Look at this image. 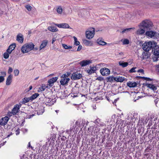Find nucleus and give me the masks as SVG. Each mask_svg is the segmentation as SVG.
Wrapping results in <instances>:
<instances>
[{
    "instance_id": "obj_1",
    "label": "nucleus",
    "mask_w": 159,
    "mask_h": 159,
    "mask_svg": "<svg viewBox=\"0 0 159 159\" xmlns=\"http://www.w3.org/2000/svg\"><path fill=\"white\" fill-rule=\"evenodd\" d=\"M157 45V43L154 41H149L145 42L142 45V48L144 50L148 52L152 49H153Z\"/></svg>"
},
{
    "instance_id": "obj_2",
    "label": "nucleus",
    "mask_w": 159,
    "mask_h": 159,
    "mask_svg": "<svg viewBox=\"0 0 159 159\" xmlns=\"http://www.w3.org/2000/svg\"><path fill=\"white\" fill-rule=\"evenodd\" d=\"M34 46V45L33 43L25 44L21 47V52L23 53H28L33 49Z\"/></svg>"
},
{
    "instance_id": "obj_3",
    "label": "nucleus",
    "mask_w": 159,
    "mask_h": 159,
    "mask_svg": "<svg viewBox=\"0 0 159 159\" xmlns=\"http://www.w3.org/2000/svg\"><path fill=\"white\" fill-rule=\"evenodd\" d=\"M140 25L146 31H148L150 30L152 28V24L151 22L144 20L140 23Z\"/></svg>"
},
{
    "instance_id": "obj_4",
    "label": "nucleus",
    "mask_w": 159,
    "mask_h": 159,
    "mask_svg": "<svg viewBox=\"0 0 159 159\" xmlns=\"http://www.w3.org/2000/svg\"><path fill=\"white\" fill-rule=\"evenodd\" d=\"M66 74H63L61 76V80L60 83L61 85H64L67 84L70 79L66 77Z\"/></svg>"
},
{
    "instance_id": "obj_5",
    "label": "nucleus",
    "mask_w": 159,
    "mask_h": 159,
    "mask_svg": "<svg viewBox=\"0 0 159 159\" xmlns=\"http://www.w3.org/2000/svg\"><path fill=\"white\" fill-rule=\"evenodd\" d=\"M90 31H87L86 32V36L87 38L88 39L92 38L94 34V28H92L90 29Z\"/></svg>"
},
{
    "instance_id": "obj_6",
    "label": "nucleus",
    "mask_w": 159,
    "mask_h": 159,
    "mask_svg": "<svg viewBox=\"0 0 159 159\" xmlns=\"http://www.w3.org/2000/svg\"><path fill=\"white\" fill-rule=\"evenodd\" d=\"M100 72L103 76H107L110 74V70L104 67L100 69Z\"/></svg>"
},
{
    "instance_id": "obj_7",
    "label": "nucleus",
    "mask_w": 159,
    "mask_h": 159,
    "mask_svg": "<svg viewBox=\"0 0 159 159\" xmlns=\"http://www.w3.org/2000/svg\"><path fill=\"white\" fill-rule=\"evenodd\" d=\"M20 107V106L18 105H16L15 106L14 108L12 109L11 112L10 113V114L11 113L13 115L16 114L18 112V111L19 110Z\"/></svg>"
},
{
    "instance_id": "obj_8",
    "label": "nucleus",
    "mask_w": 159,
    "mask_h": 159,
    "mask_svg": "<svg viewBox=\"0 0 159 159\" xmlns=\"http://www.w3.org/2000/svg\"><path fill=\"white\" fill-rule=\"evenodd\" d=\"M92 62V61L90 60H84L80 61L79 64L82 67Z\"/></svg>"
},
{
    "instance_id": "obj_9",
    "label": "nucleus",
    "mask_w": 159,
    "mask_h": 159,
    "mask_svg": "<svg viewBox=\"0 0 159 159\" xmlns=\"http://www.w3.org/2000/svg\"><path fill=\"white\" fill-rule=\"evenodd\" d=\"M58 77H52L48 81V85L50 86V87H52L53 84L57 81L58 79Z\"/></svg>"
},
{
    "instance_id": "obj_10",
    "label": "nucleus",
    "mask_w": 159,
    "mask_h": 159,
    "mask_svg": "<svg viewBox=\"0 0 159 159\" xmlns=\"http://www.w3.org/2000/svg\"><path fill=\"white\" fill-rule=\"evenodd\" d=\"M9 119V118L7 116H5L2 118L0 119V125H5L7 123Z\"/></svg>"
},
{
    "instance_id": "obj_11",
    "label": "nucleus",
    "mask_w": 159,
    "mask_h": 159,
    "mask_svg": "<svg viewBox=\"0 0 159 159\" xmlns=\"http://www.w3.org/2000/svg\"><path fill=\"white\" fill-rule=\"evenodd\" d=\"M82 76L81 74L78 73V72H75L71 76V78L75 80L79 79H80Z\"/></svg>"
},
{
    "instance_id": "obj_12",
    "label": "nucleus",
    "mask_w": 159,
    "mask_h": 159,
    "mask_svg": "<svg viewBox=\"0 0 159 159\" xmlns=\"http://www.w3.org/2000/svg\"><path fill=\"white\" fill-rule=\"evenodd\" d=\"M55 25L59 28L72 29L71 28H70L69 25L68 24L66 23H63L60 24H57Z\"/></svg>"
},
{
    "instance_id": "obj_13",
    "label": "nucleus",
    "mask_w": 159,
    "mask_h": 159,
    "mask_svg": "<svg viewBox=\"0 0 159 159\" xmlns=\"http://www.w3.org/2000/svg\"><path fill=\"white\" fill-rule=\"evenodd\" d=\"M143 84L144 86H147L148 88H150L154 91H155L157 90V87L155 86L154 84L148 83L144 84Z\"/></svg>"
},
{
    "instance_id": "obj_14",
    "label": "nucleus",
    "mask_w": 159,
    "mask_h": 159,
    "mask_svg": "<svg viewBox=\"0 0 159 159\" xmlns=\"http://www.w3.org/2000/svg\"><path fill=\"white\" fill-rule=\"evenodd\" d=\"M146 35L149 37L152 38L156 35L157 33L155 32L152 31H149V30L147 31L146 32Z\"/></svg>"
},
{
    "instance_id": "obj_15",
    "label": "nucleus",
    "mask_w": 159,
    "mask_h": 159,
    "mask_svg": "<svg viewBox=\"0 0 159 159\" xmlns=\"http://www.w3.org/2000/svg\"><path fill=\"white\" fill-rule=\"evenodd\" d=\"M125 79L124 77L120 76L114 78V80L115 81L120 82H123Z\"/></svg>"
},
{
    "instance_id": "obj_16",
    "label": "nucleus",
    "mask_w": 159,
    "mask_h": 159,
    "mask_svg": "<svg viewBox=\"0 0 159 159\" xmlns=\"http://www.w3.org/2000/svg\"><path fill=\"white\" fill-rule=\"evenodd\" d=\"M48 43V41L47 40L43 41L41 43L39 47V50H41L44 48L47 45Z\"/></svg>"
},
{
    "instance_id": "obj_17",
    "label": "nucleus",
    "mask_w": 159,
    "mask_h": 159,
    "mask_svg": "<svg viewBox=\"0 0 159 159\" xmlns=\"http://www.w3.org/2000/svg\"><path fill=\"white\" fill-rule=\"evenodd\" d=\"M12 75H9L7 78L6 81V85H10L12 81Z\"/></svg>"
},
{
    "instance_id": "obj_18",
    "label": "nucleus",
    "mask_w": 159,
    "mask_h": 159,
    "mask_svg": "<svg viewBox=\"0 0 159 159\" xmlns=\"http://www.w3.org/2000/svg\"><path fill=\"white\" fill-rule=\"evenodd\" d=\"M152 52L154 54L159 55V47L156 45L152 49Z\"/></svg>"
},
{
    "instance_id": "obj_19",
    "label": "nucleus",
    "mask_w": 159,
    "mask_h": 159,
    "mask_svg": "<svg viewBox=\"0 0 159 159\" xmlns=\"http://www.w3.org/2000/svg\"><path fill=\"white\" fill-rule=\"evenodd\" d=\"M16 40L20 43H22L23 41V35L20 34H19L17 36Z\"/></svg>"
},
{
    "instance_id": "obj_20",
    "label": "nucleus",
    "mask_w": 159,
    "mask_h": 159,
    "mask_svg": "<svg viewBox=\"0 0 159 159\" xmlns=\"http://www.w3.org/2000/svg\"><path fill=\"white\" fill-rule=\"evenodd\" d=\"M137 84L135 82H128L127 85L130 88L134 87L137 86Z\"/></svg>"
},
{
    "instance_id": "obj_21",
    "label": "nucleus",
    "mask_w": 159,
    "mask_h": 159,
    "mask_svg": "<svg viewBox=\"0 0 159 159\" xmlns=\"http://www.w3.org/2000/svg\"><path fill=\"white\" fill-rule=\"evenodd\" d=\"M48 29L49 31L53 32H57L58 30L57 28L55 26H49Z\"/></svg>"
},
{
    "instance_id": "obj_22",
    "label": "nucleus",
    "mask_w": 159,
    "mask_h": 159,
    "mask_svg": "<svg viewBox=\"0 0 159 159\" xmlns=\"http://www.w3.org/2000/svg\"><path fill=\"white\" fill-rule=\"evenodd\" d=\"M159 58V55H157L156 54H154L153 53V55L152 56V61L153 62L157 61L158 60V59Z\"/></svg>"
},
{
    "instance_id": "obj_23",
    "label": "nucleus",
    "mask_w": 159,
    "mask_h": 159,
    "mask_svg": "<svg viewBox=\"0 0 159 159\" xmlns=\"http://www.w3.org/2000/svg\"><path fill=\"white\" fill-rule=\"evenodd\" d=\"M143 28H140L137 31V34H144L145 31H146Z\"/></svg>"
},
{
    "instance_id": "obj_24",
    "label": "nucleus",
    "mask_w": 159,
    "mask_h": 159,
    "mask_svg": "<svg viewBox=\"0 0 159 159\" xmlns=\"http://www.w3.org/2000/svg\"><path fill=\"white\" fill-rule=\"evenodd\" d=\"M97 42L98 44L100 45H104L107 44L106 42L101 40L100 39H98L97 40Z\"/></svg>"
},
{
    "instance_id": "obj_25",
    "label": "nucleus",
    "mask_w": 159,
    "mask_h": 159,
    "mask_svg": "<svg viewBox=\"0 0 159 159\" xmlns=\"http://www.w3.org/2000/svg\"><path fill=\"white\" fill-rule=\"evenodd\" d=\"M95 68L93 67H91L90 69H88L87 70V71L89 74H91L95 72Z\"/></svg>"
},
{
    "instance_id": "obj_26",
    "label": "nucleus",
    "mask_w": 159,
    "mask_h": 159,
    "mask_svg": "<svg viewBox=\"0 0 159 159\" xmlns=\"http://www.w3.org/2000/svg\"><path fill=\"white\" fill-rule=\"evenodd\" d=\"M39 94L38 93H35L33 94L30 97V100H33L39 96Z\"/></svg>"
},
{
    "instance_id": "obj_27",
    "label": "nucleus",
    "mask_w": 159,
    "mask_h": 159,
    "mask_svg": "<svg viewBox=\"0 0 159 159\" xmlns=\"http://www.w3.org/2000/svg\"><path fill=\"white\" fill-rule=\"evenodd\" d=\"M84 44L87 46H90L92 44L91 42L86 39H84L83 41Z\"/></svg>"
},
{
    "instance_id": "obj_28",
    "label": "nucleus",
    "mask_w": 159,
    "mask_h": 159,
    "mask_svg": "<svg viewBox=\"0 0 159 159\" xmlns=\"http://www.w3.org/2000/svg\"><path fill=\"white\" fill-rule=\"evenodd\" d=\"M119 64L120 66H121L123 67H126L128 65V63L127 62L119 61Z\"/></svg>"
},
{
    "instance_id": "obj_29",
    "label": "nucleus",
    "mask_w": 159,
    "mask_h": 159,
    "mask_svg": "<svg viewBox=\"0 0 159 159\" xmlns=\"http://www.w3.org/2000/svg\"><path fill=\"white\" fill-rule=\"evenodd\" d=\"M16 47V44L15 43H13L10 45L8 48H10V49L12 50V51H13L15 48Z\"/></svg>"
},
{
    "instance_id": "obj_30",
    "label": "nucleus",
    "mask_w": 159,
    "mask_h": 159,
    "mask_svg": "<svg viewBox=\"0 0 159 159\" xmlns=\"http://www.w3.org/2000/svg\"><path fill=\"white\" fill-rule=\"evenodd\" d=\"M134 28H127L124 29L121 32V33L122 34H124L125 33L131 30V29H134Z\"/></svg>"
},
{
    "instance_id": "obj_31",
    "label": "nucleus",
    "mask_w": 159,
    "mask_h": 159,
    "mask_svg": "<svg viewBox=\"0 0 159 159\" xmlns=\"http://www.w3.org/2000/svg\"><path fill=\"white\" fill-rule=\"evenodd\" d=\"M30 99V97L28 98H25L23 99V101L22 102V103L23 104H25L26 103L28 102Z\"/></svg>"
},
{
    "instance_id": "obj_32",
    "label": "nucleus",
    "mask_w": 159,
    "mask_h": 159,
    "mask_svg": "<svg viewBox=\"0 0 159 159\" xmlns=\"http://www.w3.org/2000/svg\"><path fill=\"white\" fill-rule=\"evenodd\" d=\"M62 46L64 48L66 49H70L72 48L71 46H68L65 44H62Z\"/></svg>"
},
{
    "instance_id": "obj_33",
    "label": "nucleus",
    "mask_w": 159,
    "mask_h": 159,
    "mask_svg": "<svg viewBox=\"0 0 159 159\" xmlns=\"http://www.w3.org/2000/svg\"><path fill=\"white\" fill-rule=\"evenodd\" d=\"M73 38L75 40L74 44L76 46L79 45L80 44V43L77 41V38L75 36H74Z\"/></svg>"
},
{
    "instance_id": "obj_34",
    "label": "nucleus",
    "mask_w": 159,
    "mask_h": 159,
    "mask_svg": "<svg viewBox=\"0 0 159 159\" xmlns=\"http://www.w3.org/2000/svg\"><path fill=\"white\" fill-rule=\"evenodd\" d=\"M57 12L60 14H61L62 12V9L61 7H58L57 9Z\"/></svg>"
},
{
    "instance_id": "obj_35",
    "label": "nucleus",
    "mask_w": 159,
    "mask_h": 159,
    "mask_svg": "<svg viewBox=\"0 0 159 159\" xmlns=\"http://www.w3.org/2000/svg\"><path fill=\"white\" fill-rule=\"evenodd\" d=\"M147 53L144 52L143 54V57H142V58L143 59H147L148 58V56L147 54Z\"/></svg>"
},
{
    "instance_id": "obj_36",
    "label": "nucleus",
    "mask_w": 159,
    "mask_h": 159,
    "mask_svg": "<svg viewBox=\"0 0 159 159\" xmlns=\"http://www.w3.org/2000/svg\"><path fill=\"white\" fill-rule=\"evenodd\" d=\"M123 44H128L129 43V41L127 39H125L122 41Z\"/></svg>"
},
{
    "instance_id": "obj_37",
    "label": "nucleus",
    "mask_w": 159,
    "mask_h": 159,
    "mask_svg": "<svg viewBox=\"0 0 159 159\" xmlns=\"http://www.w3.org/2000/svg\"><path fill=\"white\" fill-rule=\"evenodd\" d=\"M25 7L29 11H31L32 9V7L29 5H27L25 6Z\"/></svg>"
},
{
    "instance_id": "obj_38",
    "label": "nucleus",
    "mask_w": 159,
    "mask_h": 159,
    "mask_svg": "<svg viewBox=\"0 0 159 159\" xmlns=\"http://www.w3.org/2000/svg\"><path fill=\"white\" fill-rule=\"evenodd\" d=\"M9 54L7 52H5L3 54L4 58L6 59L8 58L9 57Z\"/></svg>"
},
{
    "instance_id": "obj_39",
    "label": "nucleus",
    "mask_w": 159,
    "mask_h": 159,
    "mask_svg": "<svg viewBox=\"0 0 159 159\" xmlns=\"http://www.w3.org/2000/svg\"><path fill=\"white\" fill-rule=\"evenodd\" d=\"M50 88V87H48V85L47 86H46L45 85H44V86L43 85L41 87V90L42 91H43L46 88Z\"/></svg>"
},
{
    "instance_id": "obj_40",
    "label": "nucleus",
    "mask_w": 159,
    "mask_h": 159,
    "mask_svg": "<svg viewBox=\"0 0 159 159\" xmlns=\"http://www.w3.org/2000/svg\"><path fill=\"white\" fill-rule=\"evenodd\" d=\"M19 73V70L17 69H16L14 71V75L16 76H17Z\"/></svg>"
},
{
    "instance_id": "obj_41",
    "label": "nucleus",
    "mask_w": 159,
    "mask_h": 159,
    "mask_svg": "<svg viewBox=\"0 0 159 159\" xmlns=\"http://www.w3.org/2000/svg\"><path fill=\"white\" fill-rule=\"evenodd\" d=\"M136 68V67H134L132 68L129 70V73H133V72H136V71L135 70V69Z\"/></svg>"
},
{
    "instance_id": "obj_42",
    "label": "nucleus",
    "mask_w": 159,
    "mask_h": 159,
    "mask_svg": "<svg viewBox=\"0 0 159 159\" xmlns=\"http://www.w3.org/2000/svg\"><path fill=\"white\" fill-rule=\"evenodd\" d=\"M114 77H113L111 76L108 77L107 78L108 80V81L110 82L113 81V80H114Z\"/></svg>"
},
{
    "instance_id": "obj_43",
    "label": "nucleus",
    "mask_w": 159,
    "mask_h": 159,
    "mask_svg": "<svg viewBox=\"0 0 159 159\" xmlns=\"http://www.w3.org/2000/svg\"><path fill=\"white\" fill-rule=\"evenodd\" d=\"M1 75H2L1 76H3L4 77L6 76V73L5 71H1Z\"/></svg>"
},
{
    "instance_id": "obj_44",
    "label": "nucleus",
    "mask_w": 159,
    "mask_h": 159,
    "mask_svg": "<svg viewBox=\"0 0 159 159\" xmlns=\"http://www.w3.org/2000/svg\"><path fill=\"white\" fill-rule=\"evenodd\" d=\"M4 77L0 76V83L4 81Z\"/></svg>"
},
{
    "instance_id": "obj_45",
    "label": "nucleus",
    "mask_w": 159,
    "mask_h": 159,
    "mask_svg": "<svg viewBox=\"0 0 159 159\" xmlns=\"http://www.w3.org/2000/svg\"><path fill=\"white\" fill-rule=\"evenodd\" d=\"M12 69L11 67H9L8 70V73L10 74H11L12 72Z\"/></svg>"
},
{
    "instance_id": "obj_46",
    "label": "nucleus",
    "mask_w": 159,
    "mask_h": 159,
    "mask_svg": "<svg viewBox=\"0 0 159 159\" xmlns=\"http://www.w3.org/2000/svg\"><path fill=\"white\" fill-rule=\"evenodd\" d=\"M137 72H140L144 74V71L142 69H140L137 71Z\"/></svg>"
},
{
    "instance_id": "obj_47",
    "label": "nucleus",
    "mask_w": 159,
    "mask_h": 159,
    "mask_svg": "<svg viewBox=\"0 0 159 159\" xmlns=\"http://www.w3.org/2000/svg\"><path fill=\"white\" fill-rule=\"evenodd\" d=\"M79 45V46L78 47V49L77 50V51H80L82 48V46L81 45Z\"/></svg>"
},
{
    "instance_id": "obj_48",
    "label": "nucleus",
    "mask_w": 159,
    "mask_h": 159,
    "mask_svg": "<svg viewBox=\"0 0 159 159\" xmlns=\"http://www.w3.org/2000/svg\"><path fill=\"white\" fill-rule=\"evenodd\" d=\"M12 51V50L10 49V48H8L7 51L6 52H7L9 54H11Z\"/></svg>"
},
{
    "instance_id": "obj_49",
    "label": "nucleus",
    "mask_w": 159,
    "mask_h": 159,
    "mask_svg": "<svg viewBox=\"0 0 159 159\" xmlns=\"http://www.w3.org/2000/svg\"><path fill=\"white\" fill-rule=\"evenodd\" d=\"M156 70L159 73V65H156Z\"/></svg>"
},
{
    "instance_id": "obj_50",
    "label": "nucleus",
    "mask_w": 159,
    "mask_h": 159,
    "mask_svg": "<svg viewBox=\"0 0 159 159\" xmlns=\"http://www.w3.org/2000/svg\"><path fill=\"white\" fill-rule=\"evenodd\" d=\"M34 116V114H32L31 115H29L27 116V118H30L33 117Z\"/></svg>"
},
{
    "instance_id": "obj_51",
    "label": "nucleus",
    "mask_w": 159,
    "mask_h": 159,
    "mask_svg": "<svg viewBox=\"0 0 159 159\" xmlns=\"http://www.w3.org/2000/svg\"><path fill=\"white\" fill-rule=\"evenodd\" d=\"M56 40V39L55 38H53L52 39V43L53 44L54 42Z\"/></svg>"
},
{
    "instance_id": "obj_52",
    "label": "nucleus",
    "mask_w": 159,
    "mask_h": 159,
    "mask_svg": "<svg viewBox=\"0 0 159 159\" xmlns=\"http://www.w3.org/2000/svg\"><path fill=\"white\" fill-rule=\"evenodd\" d=\"M79 124H80V122L78 120H77L75 123V124L76 125H78Z\"/></svg>"
},
{
    "instance_id": "obj_53",
    "label": "nucleus",
    "mask_w": 159,
    "mask_h": 159,
    "mask_svg": "<svg viewBox=\"0 0 159 159\" xmlns=\"http://www.w3.org/2000/svg\"><path fill=\"white\" fill-rule=\"evenodd\" d=\"M39 48L38 47H36L35 48H34H34L33 50H37Z\"/></svg>"
},
{
    "instance_id": "obj_54",
    "label": "nucleus",
    "mask_w": 159,
    "mask_h": 159,
    "mask_svg": "<svg viewBox=\"0 0 159 159\" xmlns=\"http://www.w3.org/2000/svg\"><path fill=\"white\" fill-rule=\"evenodd\" d=\"M101 79H102V78L100 77H98L97 78V80H101Z\"/></svg>"
},
{
    "instance_id": "obj_55",
    "label": "nucleus",
    "mask_w": 159,
    "mask_h": 159,
    "mask_svg": "<svg viewBox=\"0 0 159 159\" xmlns=\"http://www.w3.org/2000/svg\"><path fill=\"white\" fill-rule=\"evenodd\" d=\"M143 77H142V76H138L136 77V78H139V79H143Z\"/></svg>"
},
{
    "instance_id": "obj_56",
    "label": "nucleus",
    "mask_w": 159,
    "mask_h": 159,
    "mask_svg": "<svg viewBox=\"0 0 159 159\" xmlns=\"http://www.w3.org/2000/svg\"><path fill=\"white\" fill-rule=\"evenodd\" d=\"M28 144V145H29V147H31V149H33V147H32L30 145V142H29V144Z\"/></svg>"
},
{
    "instance_id": "obj_57",
    "label": "nucleus",
    "mask_w": 159,
    "mask_h": 159,
    "mask_svg": "<svg viewBox=\"0 0 159 159\" xmlns=\"http://www.w3.org/2000/svg\"><path fill=\"white\" fill-rule=\"evenodd\" d=\"M70 74V72H67V75H66V77H68V76H69Z\"/></svg>"
},
{
    "instance_id": "obj_58",
    "label": "nucleus",
    "mask_w": 159,
    "mask_h": 159,
    "mask_svg": "<svg viewBox=\"0 0 159 159\" xmlns=\"http://www.w3.org/2000/svg\"><path fill=\"white\" fill-rule=\"evenodd\" d=\"M152 80L149 78H148L147 81H152Z\"/></svg>"
},
{
    "instance_id": "obj_59",
    "label": "nucleus",
    "mask_w": 159,
    "mask_h": 159,
    "mask_svg": "<svg viewBox=\"0 0 159 159\" xmlns=\"http://www.w3.org/2000/svg\"><path fill=\"white\" fill-rule=\"evenodd\" d=\"M119 54L120 55H123L124 54L122 52H119Z\"/></svg>"
},
{
    "instance_id": "obj_60",
    "label": "nucleus",
    "mask_w": 159,
    "mask_h": 159,
    "mask_svg": "<svg viewBox=\"0 0 159 159\" xmlns=\"http://www.w3.org/2000/svg\"><path fill=\"white\" fill-rule=\"evenodd\" d=\"M147 78H148V77H143V79H144V80H147Z\"/></svg>"
},
{
    "instance_id": "obj_61",
    "label": "nucleus",
    "mask_w": 159,
    "mask_h": 159,
    "mask_svg": "<svg viewBox=\"0 0 159 159\" xmlns=\"http://www.w3.org/2000/svg\"><path fill=\"white\" fill-rule=\"evenodd\" d=\"M157 99H156L155 100V104H156L157 103V102L158 101V100H157Z\"/></svg>"
},
{
    "instance_id": "obj_62",
    "label": "nucleus",
    "mask_w": 159,
    "mask_h": 159,
    "mask_svg": "<svg viewBox=\"0 0 159 159\" xmlns=\"http://www.w3.org/2000/svg\"><path fill=\"white\" fill-rule=\"evenodd\" d=\"M32 86H30L29 87V90H31L32 89Z\"/></svg>"
},
{
    "instance_id": "obj_63",
    "label": "nucleus",
    "mask_w": 159,
    "mask_h": 159,
    "mask_svg": "<svg viewBox=\"0 0 159 159\" xmlns=\"http://www.w3.org/2000/svg\"><path fill=\"white\" fill-rule=\"evenodd\" d=\"M73 128H70V132H71L72 131V130H73Z\"/></svg>"
},
{
    "instance_id": "obj_64",
    "label": "nucleus",
    "mask_w": 159,
    "mask_h": 159,
    "mask_svg": "<svg viewBox=\"0 0 159 159\" xmlns=\"http://www.w3.org/2000/svg\"><path fill=\"white\" fill-rule=\"evenodd\" d=\"M86 96V95H82V96H84V97H85V96Z\"/></svg>"
}]
</instances>
